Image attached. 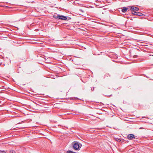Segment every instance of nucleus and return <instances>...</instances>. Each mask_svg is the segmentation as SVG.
<instances>
[{
    "instance_id": "nucleus-1",
    "label": "nucleus",
    "mask_w": 153,
    "mask_h": 153,
    "mask_svg": "<svg viewBox=\"0 0 153 153\" xmlns=\"http://www.w3.org/2000/svg\"><path fill=\"white\" fill-rule=\"evenodd\" d=\"M82 144L79 143L77 142L75 143L73 145L74 149L76 150H79L81 147L82 146Z\"/></svg>"
},
{
    "instance_id": "nucleus-2",
    "label": "nucleus",
    "mask_w": 153,
    "mask_h": 153,
    "mask_svg": "<svg viewBox=\"0 0 153 153\" xmlns=\"http://www.w3.org/2000/svg\"><path fill=\"white\" fill-rule=\"evenodd\" d=\"M57 17L58 19L61 20H65L67 19V17L66 16L62 15H58Z\"/></svg>"
},
{
    "instance_id": "nucleus-3",
    "label": "nucleus",
    "mask_w": 153,
    "mask_h": 153,
    "mask_svg": "<svg viewBox=\"0 0 153 153\" xmlns=\"http://www.w3.org/2000/svg\"><path fill=\"white\" fill-rule=\"evenodd\" d=\"M135 136L133 134H129L127 136L128 139L131 140H133L135 139Z\"/></svg>"
},
{
    "instance_id": "nucleus-4",
    "label": "nucleus",
    "mask_w": 153,
    "mask_h": 153,
    "mask_svg": "<svg viewBox=\"0 0 153 153\" xmlns=\"http://www.w3.org/2000/svg\"><path fill=\"white\" fill-rule=\"evenodd\" d=\"M128 7L130 9L132 13L134 15V14L135 13L134 12H136L135 10V7L130 6Z\"/></svg>"
},
{
    "instance_id": "nucleus-5",
    "label": "nucleus",
    "mask_w": 153,
    "mask_h": 153,
    "mask_svg": "<svg viewBox=\"0 0 153 153\" xmlns=\"http://www.w3.org/2000/svg\"><path fill=\"white\" fill-rule=\"evenodd\" d=\"M135 13L134 14V15H135L138 16H142L143 15L145 16L143 14V13H140V12H135Z\"/></svg>"
},
{
    "instance_id": "nucleus-6",
    "label": "nucleus",
    "mask_w": 153,
    "mask_h": 153,
    "mask_svg": "<svg viewBox=\"0 0 153 153\" xmlns=\"http://www.w3.org/2000/svg\"><path fill=\"white\" fill-rule=\"evenodd\" d=\"M128 9V7H124L122 8L121 11L123 13L126 12Z\"/></svg>"
},
{
    "instance_id": "nucleus-7",
    "label": "nucleus",
    "mask_w": 153,
    "mask_h": 153,
    "mask_svg": "<svg viewBox=\"0 0 153 153\" xmlns=\"http://www.w3.org/2000/svg\"><path fill=\"white\" fill-rule=\"evenodd\" d=\"M67 153H78L75 152H73L72 151L69 150L67 151Z\"/></svg>"
},
{
    "instance_id": "nucleus-8",
    "label": "nucleus",
    "mask_w": 153,
    "mask_h": 153,
    "mask_svg": "<svg viewBox=\"0 0 153 153\" xmlns=\"http://www.w3.org/2000/svg\"><path fill=\"white\" fill-rule=\"evenodd\" d=\"M86 79L85 80H84V79H82V81L84 83H85L87 82V81L88 80V78L86 77Z\"/></svg>"
},
{
    "instance_id": "nucleus-9",
    "label": "nucleus",
    "mask_w": 153,
    "mask_h": 153,
    "mask_svg": "<svg viewBox=\"0 0 153 153\" xmlns=\"http://www.w3.org/2000/svg\"><path fill=\"white\" fill-rule=\"evenodd\" d=\"M10 153H16L15 151L13 150H11L10 151Z\"/></svg>"
},
{
    "instance_id": "nucleus-10",
    "label": "nucleus",
    "mask_w": 153,
    "mask_h": 153,
    "mask_svg": "<svg viewBox=\"0 0 153 153\" xmlns=\"http://www.w3.org/2000/svg\"><path fill=\"white\" fill-rule=\"evenodd\" d=\"M53 18H54L55 19H58L57 17V16H56V15H54L53 16Z\"/></svg>"
},
{
    "instance_id": "nucleus-11",
    "label": "nucleus",
    "mask_w": 153,
    "mask_h": 153,
    "mask_svg": "<svg viewBox=\"0 0 153 153\" xmlns=\"http://www.w3.org/2000/svg\"><path fill=\"white\" fill-rule=\"evenodd\" d=\"M135 11L136 12L137 11H138L139 10V9L137 7H135Z\"/></svg>"
},
{
    "instance_id": "nucleus-12",
    "label": "nucleus",
    "mask_w": 153,
    "mask_h": 153,
    "mask_svg": "<svg viewBox=\"0 0 153 153\" xmlns=\"http://www.w3.org/2000/svg\"><path fill=\"white\" fill-rule=\"evenodd\" d=\"M32 73V71H27V74H31Z\"/></svg>"
},
{
    "instance_id": "nucleus-13",
    "label": "nucleus",
    "mask_w": 153,
    "mask_h": 153,
    "mask_svg": "<svg viewBox=\"0 0 153 153\" xmlns=\"http://www.w3.org/2000/svg\"><path fill=\"white\" fill-rule=\"evenodd\" d=\"M0 153H6V152L4 151L0 150Z\"/></svg>"
},
{
    "instance_id": "nucleus-14",
    "label": "nucleus",
    "mask_w": 153,
    "mask_h": 153,
    "mask_svg": "<svg viewBox=\"0 0 153 153\" xmlns=\"http://www.w3.org/2000/svg\"><path fill=\"white\" fill-rule=\"evenodd\" d=\"M94 87H92L91 88V90L92 91H94Z\"/></svg>"
},
{
    "instance_id": "nucleus-15",
    "label": "nucleus",
    "mask_w": 153,
    "mask_h": 153,
    "mask_svg": "<svg viewBox=\"0 0 153 153\" xmlns=\"http://www.w3.org/2000/svg\"><path fill=\"white\" fill-rule=\"evenodd\" d=\"M105 75H106V76H108V75H109V76H110V75H109V74H105Z\"/></svg>"
},
{
    "instance_id": "nucleus-16",
    "label": "nucleus",
    "mask_w": 153,
    "mask_h": 153,
    "mask_svg": "<svg viewBox=\"0 0 153 153\" xmlns=\"http://www.w3.org/2000/svg\"><path fill=\"white\" fill-rule=\"evenodd\" d=\"M134 57L135 58V57H137V55H135L134 56Z\"/></svg>"
},
{
    "instance_id": "nucleus-17",
    "label": "nucleus",
    "mask_w": 153,
    "mask_h": 153,
    "mask_svg": "<svg viewBox=\"0 0 153 153\" xmlns=\"http://www.w3.org/2000/svg\"><path fill=\"white\" fill-rule=\"evenodd\" d=\"M1 63H0V66L1 65Z\"/></svg>"
},
{
    "instance_id": "nucleus-18",
    "label": "nucleus",
    "mask_w": 153,
    "mask_h": 153,
    "mask_svg": "<svg viewBox=\"0 0 153 153\" xmlns=\"http://www.w3.org/2000/svg\"><path fill=\"white\" fill-rule=\"evenodd\" d=\"M150 56H153V55H151V54L150 55Z\"/></svg>"
},
{
    "instance_id": "nucleus-19",
    "label": "nucleus",
    "mask_w": 153,
    "mask_h": 153,
    "mask_svg": "<svg viewBox=\"0 0 153 153\" xmlns=\"http://www.w3.org/2000/svg\"><path fill=\"white\" fill-rule=\"evenodd\" d=\"M5 7H6V6H3V7H5Z\"/></svg>"
},
{
    "instance_id": "nucleus-20",
    "label": "nucleus",
    "mask_w": 153,
    "mask_h": 153,
    "mask_svg": "<svg viewBox=\"0 0 153 153\" xmlns=\"http://www.w3.org/2000/svg\"><path fill=\"white\" fill-rule=\"evenodd\" d=\"M68 18H69L71 19V18H70L69 17H68Z\"/></svg>"
},
{
    "instance_id": "nucleus-21",
    "label": "nucleus",
    "mask_w": 153,
    "mask_h": 153,
    "mask_svg": "<svg viewBox=\"0 0 153 153\" xmlns=\"http://www.w3.org/2000/svg\"><path fill=\"white\" fill-rule=\"evenodd\" d=\"M102 53V52H101L100 53Z\"/></svg>"
}]
</instances>
